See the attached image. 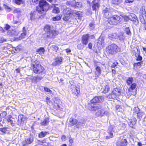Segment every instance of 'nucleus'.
<instances>
[{
  "mask_svg": "<svg viewBox=\"0 0 146 146\" xmlns=\"http://www.w3.org/2000/svg\"><path fill=\"white\" fill-rule=\"evenodd\" d=\"M121 49L115 44H112L108 46L106 48V51L109 54H113L120 51Z\"/></svg>",
  "mask_w": 146,
  "mask_h": 146,
  "instance_id": "f257e3e1",
  "label": "nucleus"
},
{
  "mask_svg": "<svg viewBox=\"0 0 146 146\" xmlns=\"http://www.w3.org/2000/svg\"><path fill=\"white\" fill-rule=\"evenodd\" d=\"M48 5V3L45 0H40L39 2V7L37 8V11L39 13H42L43 11H46V7Z\"/></svg>",
  "mask_w": 146,
  "mask_h": 146,
  "instance_id": "f03ea898",
  "label": "nucleus"
},
{
  "mask_svg": "<svg viewBox=\"0 0 146 146\" xmlns=\"http://www.w3.org/2000/svg\"><path fill=\"white\" fill-rule=\"evenodd\" d=\"M145 9V7L143 6L141 8L140 11V19L141 22L143 24L146 23V12Z\"/></svg>",
  "mask_w": 146,
  "mask_h": 146,
  "instance_id": "7ed1b4c3",
  "label": "nucleus"
},
{
  "mask_svg": "<svg viewBox=\"0 0 146 146\" xmlns=\"http://www.w3.org/2000/svg\"><path fill=\"white\" fill-rule=\"evenodd\" d=\"M121 17L119 16L116 15L108 19V23L111 25H115L120 22Z\"/></svg>",
  "mask_w": 146,
  "mask_h": 146,
  "instance_id": "20e7f679",
  "label": "nucleus"
},
{
  "mask_svg": "<svg viewBox=\"0 0 146 146\" xmlns=\"http://www.w3.org/2000/svg\"><path fill=\"white\" fill-rule=\"evenodd\" d=\"M136 84L135 83H133L131 84L130 87L128 89L129 92L127 93V97L128 98L130 97L129 96L131 94L135 95L136 94L137 88L136 87Z\"/></svg>",
  "mask_w": 146,
  "mask_h": 146,
  "instance_id": "39448f33",
  "label": "nucleus"
},
{
  "mask_svg": "<svg viewBox=\"0 0 146 146\" xmlns=\"http://www.w3.org/2000/svg\"><path fill=\"white\" fill-rule=\"evenodd\" d=\"M70 87L73 92L76 94H78L80 92L79 88L78 87L76 86L74 81L71 80L70 81Z\"/></svg>",
  "mask_w": 146,
  "mask_h": 146,
  "instance_id": "423d86ee",
  "label": "nucleus"
},
{
  "mask_svg": "<svg viewBox=\"0 0 146 146\" xmlns=\"http://www.w3.org/2000/svg\"><path fill=\"white\" fill-rule=\"evenodd\" d=\"M67 5H71L72 7L76 8L81 7L82 3L80 2L76 3L74 0H73L67 2L66 3Z\"/></svg>",
  "mask_w": 146,
  "mask_h": 146,
  "instance_id": "0eeeda50",
  "label": "nucleus"
},
{
  "mask_svg": "<svg viewBox=\"0 0 146 146\" xmlns=\"http://www.w3.org/2000/svg\"><path fill=\"white\" fill-rule=\"evenodd\" d=\"M33 140V138L32 136H30L24 140L22 142V144L23 146H27L29 144L31 143Z\"/></svg>",
  "mask_w": 146,
  "mask_h": 146,
  "instance_id": "6e6552de",
  "label": "nucleus"
},
{
  "mask_svg": "<svg viewBox=\"0 0 146 146\" xmlns=\"http://www.w3.org/2000/svg\"><path fill=\"white\" fill-rule=\"evenodd\" d=\"M102 64L100 62H97L95 63L94 64L95 67H96V71L95 73L97 76H99L101 73V70L100 69V67Z\"/></svg>",
  "mask_w": 146,
  "mask_h": 146,
  "instance_id": "1a4fd4ad",
  "label": "nucleus"
},
{
  "mask_svg": "<svg viewBox=\"0 0 146 146\" xmlns=\"http://www.w3.org/2000/svg\"><path fill=\"white\" fill-rule=\"evenodd\" d=\"M104 100V98L102 96H96L94 97L90 101L91 103H96L101 102Z\"/></svg>",
  "mask_w": 146,
  "mask_h": 146,
  "instance_id": "9d476101",
  "label": "nucleus"
},
{
  "mask_svg": "<svg viewBox=\"0 0 146 146\" xmlns=\"http://www.w3.org/2000/svg\"><path fill=\"white\" fill-rule=\"evenodd\" d=\"M41 65L38 62L35 63V62L33 64V70L35 73H38L37 70L40 67Z\"/></svg>",
  "mask_w": 146,
  "mask_h": 146,
  "instance_id": "9b49d317",
  "label": "nucleus"
},
{
  "mask_svg": "<svg viewBox=\"0 0 146 146\" xmlns=\"http://www.w3.org/2000/svg\"><path fill=\"white\" fill-rule=\"evenodd\" d=\"M88 34L83 35L82 38V43L84 45H86L88 42Z\"/></svg>",
  "mask_w": 146,
  "mask_h": 146,
  "instance_id": "f8f14e48",
  "label": "nucleus"
},
{
  "mask_svg": "<svg viewBox=\"0 0 146 146\" xmlns=\"http://www.w3.org/2000/svg\"><path fill=\"white\" fill-rule=\"evenodd\" d=\"M116 90H113L111 94V97L112 98H114L116 97L119 96L121 94L120 91L118 90L117 89Z\"/></svg>",
  "mask_w": 146,
  "mask_h": 146,
  "instance_id": "ddd939ff",
  "label": "nucleus"
},
{
  "mask_svg": "<svg viewBox=\"0 0 146 146\" xmlns=\"http://www.w3.org/2000/svg\"><path fill=\"white\" fill-rule=\"evenodd\" d=\"M65 12H66V14L67 15H68L70 14H75L77 15L78 17H80V14L78 12V11H72L71 10V9H70L69 8H67L66 9Z\"/></svg>",
  "mask_w": 146,
  "mask_h": 146,
  "instance_id": "4468645a",
  "label": "nucleus"
},
{
  "mask_svg": "<svg viewBox=\"0 0 146 146\" xmlns=\"http://www.w3.org/2000/svg\"><path fill=\"white\" fill-rule=\"evenodd\" d=\"M56 34V32L54 30L48 31L46 33V36L48 37L51 38L54 36Z\"/></svg>",
  "mask_w": 146,
  "mask_h": 146,
  "instance_id": "2eb2a0df",
  "label": "nucleus"
},
{
  "mask_svg": "<svg viewBox=\"0 0 146 146\" xmlns=\"http://www.w3.org/2000/svg\"><path fill=\"white\" fill-rule=\"evenodd\" d=\"M128 142L126 139H124L122 141H118L116 143V146H126Z\"/></svg>",
  "mask_w": 146,
  "mask_h": 146,
  "instance_id": "dca6fc26",
  "label": "nucleus"
},
{
  "mask_svg": "<svg viewBox=\"0 0 146 146\" xmlns=\"http://www.w3.org/2000/svg\"><path fill=\"white\" fill-rule=\"evenodd\" d=\"M100 0H95L93 1V5L92 7L93 10H95L98 9L100 5L99 4Z\"/></svg>",
  "mask_w": 146,
  "mask_h": 146,
  "instance_id": "f3484780",
  "label": "nucleus"
},
{
  "mask_svg": "<svg viewBox=\"0 0 146 146\" xmlns=\"http://www.w3.org/2000/svg\"><path fill=\"white\" fill-rule=\"evenodd\" d=\"M108 113L106 109H103L98 111L96 113L98 115L103 116L104 115L107 114Z\"/></svg>",
  "mask_w": 146,
  "mask_h": 146,
  "instance_id": "a211bd4d",
  "label": "nucleus"
},
{
  "mask_svg": "<svg viewBox=\"0 0 146 146\" xmlns=\"http://www.w3.org/2000/svg\"><path fill=\"white\" fill-rule=\"evenodd\" d=\"M62 58L61 57H57L56 58L54 61L52 63V65L54 66H56L61 64L62 61Z\"/></svg>",
  "mask_w": 146,
  "mask_h": 146,
  "instance_id": "6ab92c4d",
  "label": "nucleus"
},
{
  "mask_svg": "<svg viewBox=\"0 0 146 146\" xmlns=\"http://www.w3.org/2000/svg\"><path fill=\"white\" fill-rule=\"evenodd\" d=\"M136 121L137 120L136 118L133 117L132 118V119H129L128 123L130 126L133 127V125L135 124Z\"/></svg>",
  "mask_w": 146,
  "mask_h": 146,
  "instance_id": "aec40b11",
  "label": "nucleus"
},
{
  "mask_svg": "<svg viewBox=\"0 0 146 146\" xmlns=\"http://www.w3.org/2000/svg\"><path fill=\"white\" fill-rule=\"evenodd\" d=\"M27 33L26 29L25 27H23V28L22 33H21L18 37L19 39H23L26 37V36Z\"/></svg>",
  "mask_w": 146,
  "mask_h": 146,
  "instance_id": "412c9836",
  "label": "nucleus"
},
{
  "mask_svg": "<svg viewBox=\"0 0 146 146\" xmlns=\"http://www.w3.org/2000/svg\"><path fill=\"white\" fill-rule=\"evenodd\" d=\"M104 38L103 37H100L98 42L97 44L99 47H101L104 45Z\"/></svg>",
  "mask_w": 146,
  "mask_h": 146,
  "instance_id": "4be33fe9",
  "label": "nucleus"
},
{
  "mask_svg": "<svg viewBox=\"0 0 146 146\" xmlns=\"http://www.w3.org/2000/svg\"><path fill=\"white\" fill-rule=\"evenodd\" d=\"M108 133L109 134V136H106V138L107 139H108L110 138H112L113 136V133L114 131L112 128H110L108 130Z\"/></svg>",
  "mask_w": 146,
  "mask_h": 146,
  "instance_id": "5701e85b",
  "label": "nucleus"
},
{
  "mask_svg": "<svg viewBox=\"0 0 146 146\" xmlns=\"http://www.w3.org/2000/svg\"><path fill=\"white\" fill-rule=\"evenodd\" d=\"M69 125L70 126H73L74 125L76 124L77 122V120L72 118H71L69 119Z\"/></svg>",
  "mask_w": 146,
  "mask_h": 146,
  "instance_id": "b1692460",
  "label": "nucleus"
},
{
  "mask_svg": "<svg viewBox=\"0 0 146 146\" xmlns=\"http://www.w3.org/2000/svg\"><path fill=\"white\" fill-rule=\"evenodd\" d=\"M132 52L133 54L137 57L140 53V51H139L137 48L134 47L132 50Z\"/></svg>",
  "mask_w": 146,
  "mask_h": 146,
  "instance_id": "393cba45",
  "label": "nucleus"
},
{
  "mask_svg": "<svg viewBox=\"0 0 146 146\" xmlns=\"http://www.w3.org/2000/svg\"><path fill=\"white\" fill-rule=\"evenodd\" d=\"M44 70V68L41 65L37 71L38 73H36V74H41V75H43L45 74Z\"/></svg>",
  "mask_w": 146,
  "mask_h": 146,
  "instance_id": "a878e982",
  "label": "nucleus"
},
{
  "mask_svg": "<svg viewBox=\"0 0 146 146\" xmlns=\"http://www.w3.org/2000/svg\"><path fill=\"white\" fill-rule=\"evenodd\" d=\"M36 52L39 54L42 55L44 53L45 50L43 47H40L36 50Z\"/></svg>",
  "mask_w": 146,
  "mask_h": 146,
  "instance_id": "bb28decb",
  "label": "nucleus"
},
{
  "mask_svg": "<svg viewBox=\"0 0 146 146\" xmlns=\"http://www.w3.org/2000/svg\"><path fill=\"white\" fill-rule=\"evenodd\" d=\"M129 20L135 21V22H138V20L136 16L134 14H132L129 15Z\"/></svg>",
  "mask_w": 146,
  "mask_h": 146,
  "instance_id": "cd10ccee",
  "label": "nucleus"
},
{
  "mask_svg": "<svg viewBox=\"0 0 146 146\" xmlns=\"http://www.w3.org/2000/svg\"><path fill=\"white\" fill-rule=\"evenodd\" d=\"M49 134V133L46 131H41L38 134V137L39 138H43L45 137L46 135Z\"/></svg>",
  "mask_w": 146,
  "mask_h": 146,
  "instance_id": "c85d7f7f",
  "label": "nucleus"
},
{
  "mask_svg": "<svg viewBox=\"0 0 146 146\" xmlns=\"http://www.w3.org/2000/svg\"><path fill=\"white\" fill-rule=\"evenodd\" d=\"M109 37L110 39L112 40H114V39H116L118 38L115 33L110 34L109 35Z\"/></svg>",
  "mask_w": 146,
  "mask_h": 146,
  "instance_id": "c756f323",
  "label": "nucleus"
},
{
  "mask_svg": "<svg viewBox=\"0 0 146 146\" xmlns=\"http://www.w3.org/2000/svg\"><path fill=\"white\" fill-rule=\"evenodd\" d=\"M103 13L105 17L106 18H107L108 19L111 17V15L110 11L105 12Z\"/></svg>",
  "mask_w": 146,
  "mask_h": 146,
  "instance_id": "7c9ffc66",
  "label": "nucleus"
},
{
  "mask_svg": "<svg viewBox=\"0 0 146 146\" xmlns=\"http://www.w3.org/2000/svg\"><path fill=\"white\" fill-rule=\"evenodd\" d=\"M133 82V78L132 77H129L127 81V83L128 85H130Z\"/></svg>",
  "mask_w": 146,
  "mask_h": 146,
  "instance_id": "2f4dec72",
  "label": "nucleus"
},
{
  "mask_svg": "<svg viewBox=\"0 0 146 146\" xmlns=\"http://www.w3.org/2000/svg\"><path fill=\"white\" fill-rule=\"evenodd\" d=\"M14 30L11 29L8 31L7 33L8 35L13 36L14 34Z\"/></svg>",
  "mask_w": 146,
  "mask_h": 146,
  "instance_id": "473e14b6",
  "label": "nucleus"
},
{
  "mask_svg": "<svg viewBox=\"0 0 146 146\" xmlns=\"http://www.w3.org/2000/svg\"><path fill=\"white\" fill-rule=\"evenodd\" d=\"M52 12L53 13H58L60 12L59 9L58 7H55L52 10Z\"/></svg>",
  "mask_w": 146,
  "mask_h": 146,
  "instance_id": "72a5a7b5",
  "label": "nucleus"
},
{
  "mask_svg": "<svg viewBox=\"0 0 146 146\" xmlns=\"http://www.w3.org/2000/svg\"><path fill=\"white\" fill-rule=\"evenodd\" d=\"M13 118L10 116H9L7 119V121L9 123H10L12 125H13V124H14L13 121Z\"/></svg>",
  "mask_w": 146,
  "mask_h": 146,
  "instance_id": "f704fd0d",
  "label": "nucleus"
},
{
  "mask_svg": "<svg viewBox=\"0 0 146 146\" xmlns=\"http://www.w3.org/2000/svg\"><path fill=\"white\" fill-rule=\"evenodd\" d=\"M122 2V0H112V3L118 5L119 3H121Z\"/></svg>",
  "mask_w": 146,
  "mask_h": 146,
  "instance_id": "c9c22d12",
  "label": "nucleus"
},
{
  "mask_svg": "<svg viewBox=\"0 0 146 146\" xmlns=\"http://www.w3.org/2000/svg\"><path fill=\"white\" fill-rule=\"evenodd\" d=\"M51 27L48 25H46L44 27V30L45 31L48 32L50 30H52Z\"/></svg>",
  "mask_w": 146,
  "mask_h": 146,
  "instance_id": "e433bc0d",
  "label": "nucleus"
},
{
  "mask_svg": "<svg viewBox=\"0 0 146 146\" xmlns=\"http://www.w3.org/2000/svg\"><path fill=\"white\" fill-rule=\"evenodd\" d=\"M19 32L18 31L15 30H14V34L13 36L16 38H18L17 36L19 35Z\"/></svg>",
  "mask_w": 146,
  "mask_h": 146,
  "instance_id": "4c0bfd02",
  "label": "nucleus"
},
{
  "mask_svg": "<svg viewBox=\"0 0 146 146\" xmlns=\"http://www.w3.org/2000/svg\"><path fill=\"white\" fill-rule=\"evenodd\" d=\"M23 116L22 115H20L18 117V124L20 123L23 121Z\"/></svg>",
  "mask_w": 146,
  "mask_h": 146,
  "instance_id": "58836bf2",
  "label": "nucleus"
},
{
  "mask_svg": "<svg viewBox=\"0 0 146 146\" xmlns=\"http://www.w3.org/2000/svg\"><path fill=\"white\" fill-rule=\"evenodd\" d=\"M14 2L16 4L20 5L23 3V0H14Z\"/></svg>",
  "mask_w": 146,
  "mask_h": 146,
  "instance_id": "ea45409f",
  "label": "nucleus"
},
{
  "mask_svg": "<svg viewBox=\"0 0 146 146\" xmlns=\"http://www.w3.org/2000/svg\"><path fill=\"white\" fill-rule=\"evenodd\" d=\"M103 13L110 11V9L108 7L104 6L103 8Z\"/></svg>",
  "mask_w": 146,
  "mask_h": 146,
  "instance_id": "a19ab883",
  "label": "nucleus"
},
{
  "mask_svg": "<svg viewBox=\"0 0 146 146\" xmlns=\"http://www.w3.org/2000/svg\"><path fill=\"white\" fill-rule=\"evenodd\" d=\"M121 16L124 19V20L125 22H127L129 20V16H127L124 15H123Z\"/></svg>",
  "mask_w": 146,
  "mask_h": 146,
  "instance_id": "79ce46f5",
  "label": "nucleus"
},
{
  "mask_svg": "<svg viewBox=\"0 0 146 146\" xmlns=\"http://www.w3.org/2000/svg\"><path fill=\"white\" fill-rule=\"evenodd\" d=\"M110 89V88L108 86L106 85L105 86V88L104 89L103 92L104 93H106L109 91Z\"/></svg>",
  "mask_w": 146,
  "mask_h": 146,
  "instance_id": "37998d69",
  "label": "nucleus"
},
{
  "mask_svg": "<svg viewBox=\"0 0 146 146\" xmlns=\"http://www.w3.org/2000/svg\"><path fill=\"white\" fill-rule=\"evenodd\" d=\"M136 113L137 114V116L139 119H140L142 117V116L144 113V112H139V113L136 112Z\"/></svg>",
  "mask_w": 146,
  "mask_h": 146,
  "instance_id": "c03bdc74",
  "label": "nucleus"
},
{
  "mask_svg": "<svg viewBox=\"0 0 146 146\" xmlns=\"http://www.w3.org/2000/svg\"><path fill=\"white\" fill-rule=\"evenodd\" d=\"M98 110V106H92L90 109L92 111H94Z\"/></svg>",
  "mask_w": 146,
  "mask_h": 146,
  "instance_id": "a18cd8bd",
  "label": "nucleus"
},
{
  "mask_svg": "<svg viewBox=\"0 0 146 146\" xmlns=\"http://www.w3.org/2000/svg\"><path fill=\"white\" fill-rule=\"evenodd\" d=\"M61 18V17L60 16H56L55 17H54L52 18V20L53 21H56L59 20Z\"/></svg>",
  "mask_w": 146,
  "mask_h": 146,
  "instance_id": "49530a36",
  "label": "nucleus"
},
{
  "mask_svg": "<svg viewBox=\"0 0 146 146\" xmlns=\"http://www.w3.org/2000/svg\"><path fill=\"white\" fill-rule=\"evenodd\" d=\"M7 113L5 111L0 113V116L2 118L5 117Z\"/></svg>",
  "mask_w": 146,
  "mask_h": 146,
  "instance_id": "de8ad7c7",
  "label": "nucleus"
},
{
  "mask_svg": "<svg viewBox=\"0 0 146 146\" xmlns=\"http://www.w3.org/2000/svg\"><path fill=\"white\" fill-rule=\"evenodd\" d=\"M89 28L91 29H93L95 27V26L93 23H90L89 25Z\"/></svg>",
  "mask_w": 146,
  "mask_h": 146,
  "instance_id": "09e8293b",
  "label": "nucleus"
},
{
  "mask_svg": "<svg viewBox=\"0 0 146 146\" xmlns=\"http://www.w3.org/2000/svg\"><path fill=\"white\" fill-rule=\"evenodd\" d=\"M143 64V62H138L137 63H135L134 64V66H140L142 64Z\"/></svg>",
  "mask_w": 146,
  "mask_h": 146,
  "instance_id": "8fccbe9b",
  "label": "nucleus"
},
{
  "mask_svg": "<svg viewBox=\"0 0 146 146\" xmlns=\"http://www.w3.org/2000/svg\"><path fill=\"white\" fill-rule=\"evenodd\" d=\"M7 41L6 39L3 37L0 38V43H2Z\"/></svg>",
  "mask_w": 146,
  "mask_h": 146,
  "instance_id": "3c124183",
  "label": "nucleus"
},
{
  "mask_svg": "<svg viewBox=\"0 0 146 146\" xmlns=\"http://www.w3.org/2000/svg\"><path fill=\"white\" fill-rule=\"evenodd\" d=\"M53 49L55 51H56L58 50V46L55 45H54L52 46Z\"/></svg>",
  "mask_w": 146,
  "mask_h": 146,
  "instance_id": "603ef678",
  "label": "nucleus"
},
{
  "mask_svg": "<svg viewBox=\"0 0 146 146\" xmlns=\"http://www.w3.org/2000/svg\"><path fill=\"white\" fill-rule=\"evenodd\" d=\"M0 131L3 133H5L7 131V129L5 128H0Z\"/></svg>",
  "mask_w": 146,
  "mask_h": 146,
  "instance_id": "864d4df0",
  "label": "nucleus"
},
{
  "mask_svg": "<svg viewBox=\"0 0 146 146\" xmlns=\"http://www.w3.org/2000/svg\"><path fill=\"white\" fill-rule=\"evenodd\" d=\"M42 77L41 76H38L35 77V80L36 81H40L42 79Z\"/></svg>",
  "mask_w": 146,
  "mask_h": 146,
  "instance_id": "5fc2aeb1",
  "label": "nucleus"
},
{
  "mask_svg": "<svg viewBox=\"0 0 146 146\" xmlns=\"http://www.w3.org/2000/svg\"><path fill=\"white\" fill-rule=\"evenodd\" d=\"M48 123V121L47 120H45L41 123V124L42 125H45L47 124Z\"/></svg>",
  "mask_w": 146,
  "mask_h": 146,
  "instance_id": "6e6d98bb",
  "label": "nucleus"
},
{
  "mask_svg": "<svg viewBox=\"0 0 146 146\" xmlns=\"http://www.w3.org/2000/svg\"><path fill=\"white\" fill-rule=\"evenodd\" d=\"M125 31L127 34L129 35L131 34V32L129 28H126L125 29Z\"/></svg>",
  "mask_w": 146,
  "mask_h": 146,
  "instance_id": "4d7b16f0",
  "label": "nucleus"
},
{
  "mask_svg": "<svg viewBox=\"0 0 146 146\" xmlns=\"http://www.w3.org/2000/svg\"><path fill=\"white\" fill-rule=\"evenodd\" d=\"M4 7L5 9H6V11H7L9 12L11 11V8L8 6L5 5Z\"/></svg>",
  "mask_w": 146,
  "mask_h": 146,
  "instance_id": "13d9d810",
  "label": "nucleus"
},
{
  "mask_svg": "<svg viewBox=\"0 0 146 146\" xmlns=\"http://www.w3.org/2000/svg\"><path fill=\"white\" fill-rule=\"evenodd\" d=\"M134 0H125V2L126 3H130L133 2Z\"/></svg>",
  "mask_w": 146,
  "mask_h": 146,
  "instance_id": "bf43d9fd",
  "label": "nucleus"
},
{
  "mask_svg": "<svg viewBox=\"0 0 146 146\" xmlns=\"http://www.w3.org/2000/svg\"><path fill=\"white\" fill-rule=\"evenodd\" d=\"M117 62H115L113 63V64L111 65V67L112 68H114L117 65Z\"/></svg>",
  "mask_w": 146,
  "mask_h": 146,
  "instance_id": "052dcab7",
  "label": "nucleus"
},
{
  "mask_svg": "<svg viewBox=\"0 0 146 146\" xmlns=\"http://www.w3.org/2000/svg\"><path fill=\"white\" fill-rule=\"evenodd\" d=\"M137 56H138V57L137 58V61H141L142 60V57L140 56L139 54Z\"/></svg>",
  "mask_w": 146,
  "mask_h": 146,
  "instance_id": "680f3d73",
  "label": "nucleus"
},
{
  "mask_svg": "<svg viewBox=\"0 0 146 146\" xmlns=\"http://www.w3.org/2000/svg\"><path fill=\"white\" fill-rule=\"evenodd\" d=\"M44 89L45 91L46 92H50V93H51L52 92L51 90L47 88H44Z\"/></svg>",
  "mask_w": 146,
  "mask_h": 146,
  "instance_id": "e2e57ef3",
  "label": "nucleus"
},
{
  "mask_svg": "<svg viewBox=\"0 0 146 146\" xmlns=\"http://www.w3.org/2000/svg\"><path fill=\"white\" fill-rule=\"evenodd\" d=\"M10 28V26L8 24H6L5 27V29L7 30H8Z\"/></svg>",
  "mask_w": 146,
  "mask_h": 146,
  "instance_id": "0e129e2a",
  "label": "nucleus"
},
{
  "mask_svg": "<svg viewBox=\"0 0 146 146\" xmlns=\"http://www.w3.org/2000/svg\"><path fill=\"white\" fill-rule=\"evenodd\" d=\"M92 44L91 42L89 43L88 45V48L90 49H92Z\"/></svg>",
  "mask_w": 146,
  "mask_h": 146,
  "instance_id": "69168bd1",
  "label": "nucleus"
},
{
  "mask_svg": "<svg viewBox=\"0 0 146 146\" xmlns=\"http://www.w3.org/2000/svg\"><path fill=\"white\" fill-rule=\"evenodd\" d=\"M95 38V37L93 35L89 36L88 35V39H93Z\"/></svg>",
  "mask_w": 146,
  "mask_h": 146,
  "instance_id": "338daca9",
  "label": "nucleus"
},
{
  "mask_svg": "<svg viewBox=\"0 0 146 146\" xmlns=\"http://www.w3.org/2000/svg\"><path fill=\"white\" fill-rule=\"evenodd\" d=\"M12 22L13 24H17V23H19V24H20V23L19 21H17L15 20H13V21H12Z\"/></svg>",
  "mask_w": 146,
  "mask_h": 146,
  "instance_id": "774afa93",
  "label": "nucleus"
}]
</instances>
